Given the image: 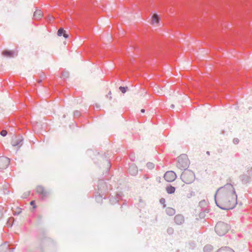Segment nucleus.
<instances>
[{"label":"nucleus","instance_id":"18","mask_svg":"<svg viewBox=\"0 0 252 252\" xmlns=\"http://www.w3.org/2000/svg\"><path fill=\"white\" fill-rule=\"evenodd\" d=\"M213 249L211 245H206L204 248V252H213Z\"/></svg>","mask_w":252,"mask_h":252},{"label":"nucleus","instance_id":"13","mask_svg":"<svg viewBox=\"0 0 252 252\" xmlns=\"http://www.w3.org/2000/svg\"><path fill=\"white\" fill-rule=\"evenodd\" d=\"M160 18L157 14H154L152 17L151 23L153 25L158 24Z\"/></svg>","mask_w":252,"mask_h":252},{"label":"nucleus","instance_id":"6","mask_svg":"<svg viewBox=\"0 0 252 252\" xmlns=\"http://www.w3.org/2000/svg\"><path fill=\"white\" fill-rule=\"evenodd\" d=\"M164 178L166 181L171 182L176 179V174L172 171H167L164 175Z\"/></svg>","mask_w":252,"mask_h":252},{"label":"nucleus","instance_id":"1","mask_svg":"<svg viewBox=\"0 0 252 252\" xmlns=\"http://www.w3.org/2000/svg\"><path fill=\"white\" fill-rule=\"evenodd\" d=\"M215 202L222 210L232 209L237 203L235 189L230 184L220 188L215 194Z\"/></svg>","mask_w":252,"mask_h":252},{"label":"nucleus","instance_id":"20","mask_svg":"<svg viewBox=\"0 0 252 252\" xmlns=\"http://www.w3.org/2000/svg\"><path fill=\"white\" fill-rule=\"evenodd\" d=\"M7 132V131L5 130H2L0 132V134L1 135H2V136H5L6 135Z\"/></svg>","mask_w":252,"mask_h":252},{"label":"nucleus","instance_id":"4","mask_svg":"<svg viewBox=\"0 0 252 252\" xmlns=\"http://www.w3.org/2000/svg\"><path fill=\"white\" fill-rule=\"evenodd\" d=\"M189 165V159L186 155H181L177 158V166L180 169L186 168Z\"/></svg>","mask_w":252,"mask_h":252},{"label":"nucleus","instance_id":"14","mask_svg":"<svg viewBox=\"0 0 252 252\" xmlns=\"http://www.w3.org/2000/svg\"><path fill=\"white\" fill-rule=\"evenodd\" d=\"M57 34L58 36H61L63 35V37L65 38L68 37V34L65 33V31L63 28H60L59 29Z\"/></svg>","mask_w":252,"mask_h":252},{"label":"nucleus","instance_id":"7","mask_svg":"<svg viewBox=\"0 0 252 252\" xmlns=\"http://www.w3.org/2000/svg\"><path fill=\"white\" fill-rule=\"evenodd\" d=\"M23 139L21 135L15 136L12 138L11 144L13 146L21 147L22 145Z\"/></svg>","mask_w":252,"mask_h":252},{"label":"nucleus","instance_id":"24","mask_svg":"<svg viewBox=\"0 0 252 252\" xmlns=\"http://www.w3.org/2000/svg\"><path fill=\"white\" fill-rule=\"evenodd\" d=\"M173 229L172 228H169V229H168V232L169 233H171L173 232Z\"/></svg>","mask_w":252,"mask_h":252},{"label":"nucleus","instance_id":"10","mask_svg":"<svg viewBox=\"0 0 252 252\" xmlns=\"http://www.w3.org/2000/svg\"><path fill=\"white\" fill-rule=\"evenodd\" d=\"M2 55L5 57L11 58L17 55V52L12 50H4Z\"/></svg>","mask_w":252,"mask_h":252},{"label":"nucleus","instance_id":"16","mask_svg":"<svg viewBox=\"0 0 252 252\" xmlns=\"http://www.w3.org/2000/svg\"><path fill=\"white\" fill-rule=\"evenodd\" d=\"M166 190L168 193L171 194L175 192V188L172 186H169L166 187Z\"/></svg>","mask_w":252,"mask_h":252},{"label":"nucleus","instance_id":"28","mask_svg":"<svg viewBox=\"0 0 252 252\" xmlns=\"http://www.w3.org/2000/svg\"><path fill=\"white\" fill-rule=\"evenodd\" d=\"M234 143H235V144L237 143H238V141H237V140H234Z\"/></svg>","mask_w":252,"mask_h":252},{"label":"nucleus","instance_id":"17","mask_svg":"<svg viewBox=\"0 0 252 252\" xmlns=\"http://www.w3.org/2000/svg\"><path fill=\"white\" fill-rule=\"evenodd\" d=\"M218 252H234L233 250L229 248H222L219 249Z\"/></svg>","mask_w":252,"mask_h":252},{"label":"nucleus","instance_id":"11","mask_svg":"<svg viewBox=\"0 0 252 252\" xmlns=\"http://www.w3.org/2000/svg\"><path fill=\"white\" fill-rule=\"evenodd\" d=\"M174 221L176 224L181 225L185 221V219L183 215L178 214L174 217Z\"/></svg>","mask_w":252,"mask_h":252},{"label":"nucleus","instance_id":"5","mask_svg":"<svg viewBox=\"0 0 252 252\" xmlns=\"http://www.w3.org/2000/svg\"><path fill=\"white\" fill-rule=\"evenodd\" d=\"M199 206L202 208L201 212L199 214V217L200 219H203L205 217V214L209 212V208L208 204L205 201H201L199 203Z\"/></svg>","mask_w":252,"mask_h":252},{"label":"nucleus","instance_id":"25","mask_svg":"<svg viewBox=\"0 0 252 252\" xmlns=\"http://www.w3.org/2000/svg\"><path fill=\"white\" fill-rule=\"evenodd\" d=\"M74 114H75V115H76V116H78V115H79V112H78V111H76V112L74 113Z\"/></svg>","mask_w":252,"mask_h":252},{"label":"nucleus","instance_id":"27","mask_svg":"<svg viewBox=\"0 0 252 252\" xmlns=\"http://www.w3.org/2000/svg\"><path fill=\"white\" fill-rule=\"evenodd\" d=\"M141 112L142 113H144V112H145V110L144 109H142L141 110Z\"/></svg>","mask_w":252,"mask_h":252},{"label":"nucleus","instance_id":"12","mask_svg":"<svg viewBox=\"0 0 252 252\" xmlns=\"http://www.w3.org/2000/svg\"><path fill=\"white\" fill-rule=\"evenodd\" d=\"M43 17V12L40 10H36L34 12L33 18L35 20H38Z\"/></svg>","mask_w":252,"mask_h":252},{"label":"nucleus","instance_id":"2","mask_svg":"<svg viewBox=\"0 0 252 252\" xmlns=\"http://www.w3.org/2000/svg\"><path fill=\"white\" fill-rule=\"evenodd\" d=\"M181 178L186 184L191 183L195 179L194 173L189 170H185L181 174Z\"/></svg>","mask_w":252,"mask_h":252},{"label":"nucleus","instance_id":"15","mask_svg":"<svg viewBox=\"0 0 252 252\" xmlns=\"http://www.w3.org/2000/svg\"><path fill=\"white\" fill-rule=\"evenodd\" d=\"M166 212L168 215L172 216L175 214V210L172 208L168 207L166 209Z\"/></svg>","mask_w":252,"mask_h":252},{"label":"nucleus","instance_id":"19","mask_svg":"<svg viewBox=\"0 0 252 252\" xmlns=\"http://www.w3.org/2000/svg\"><path fill=\"white\" fill-rule=\"evenodd\" d=\"M127 89V87H124L122 86L120 87L119 88L120 90L124 94L126 92Z\"/></svg>","mask_w":252,"mask_h":252},{"label":"nucleus","instance_id":"26","mask_svg":"<svg viewBox=\"0 0 252 252\" xmlns=\"http://www.w3.org/2000/svg\"><path fill=\"white\" fill-rule=\"evenodd\" d=\"M2 213L0 211V219L1 218H2Z\"/></svg>","mask_w":252,"mask_h":252},{"label":"nucleus","instance_id":"23","mask_svg":"<svg viewBox=\"0 0 252 252\" xmlns=\"http://www.w3.org/2000/svg\"><path fill=\"white\" fill-rule=\"evenodd\" d=\"M17 209H18L17 212H16L13 210L14 215L19 214L21 212V209L20 208H18Z\"/></svg>","mask_w":252,"mask_h":252},{"label":"nucleus","instance_id":"21","mask_svg":"<svg viewBox=\"0 0 252 252\" xmlns=\"http://www.w3.org/2000/svg\"><path fill=\"white\" fill-rule=\"evenodd\" d=\"M160 203H161L163 205V207H165V200L164 198H161L160 199Z\"/></svg>","mask_w":252,"mask_h":252},{"label":"nucleus","instance_id":"22","mask_svg":"<svg viewBox=\"0 0 252 252\" xmlns=\"http://www.w3.org/2000/svg\"><path fill=\"white\" fill-rule=\"evenodd\" d=\"M31 205L32 206L33 209H35L36 206L35 205V201L32 200L30 202Z\"/></svg>","mask_w":252,"mask_h":252},{"label":"nucleus","instance_id":"3","mask_svg":"<svg viewBox=\"0 0 252 252\" xmlns=\"http://www.w3.org/2000/svg\"><path fill=\"white\" fill-rule=\"evenodd\" d=\"M230 226L227 223L223 222H219L216 225L215 231L218 235L222 236L227 232Z\"/></svg>","mask_w":252,"mask_h":252},{"label":"nucleus","instance_id":"8","mask_svg":"<svg viewBox=\"0 0 252 252\" xmlns=\"http://www.w3.org/2000/svg\"><path fill=\"white\" fill-rule=\"evenodd\" d=\"M10 163V159L6 157H0V168L4 169L6 168Z\"/></svg>","mask_w":252,"mask_h":252},{"label":"nucleus","instance_id":"9","mask_svg":"<svg viewBox=\"0 0 252 252\" xmlns=\"http://www.w3.org/2000/svg\"><path fill=\"white\" fill-rule=\"evenodd\" d=\"M36 192L38 193L42 200L45 199L48 195V193L44 189V188L42 186H38L36 188Z\"/></svg>","mask_w":252,"mask_h":252}]
</instances>
